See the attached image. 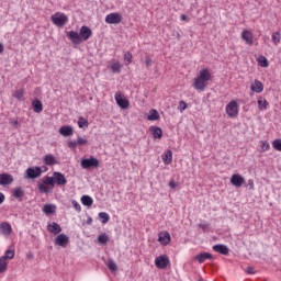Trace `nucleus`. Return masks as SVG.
Here are the masks:
<instances>
[{
	"instance_id": "4",
	"label": "nucleus",
	"mask_w": 281,
	"mask_h": 281,
	"mask_svg": "<svg viewBox=\"0 0 281 281\" xmlns=\"http://www.w3.org/2000/svg\"><path fill=\"white\" fill-rule=\"evenodd\" d=\"M226 115L228 117H238V102L233 100L226 105Z\"/></svg>"
},
{
	"instance_id": "33",
	"label": "nucleus",
	"mask_w": 281,
	"mask_h": 281,
	"mask_svg": "<svg viewBox=\"0 0 281 281\" xmlns=\"http://www.w3.org/2000/svg\"><path fill=\"white\" fill-rule=\"evenodd\" d=\"M110 69L112 74H120L122 71V65L120 64V61L113 63L110 66Z\"/></svg>"
},
{
	"instance_id": "16",
	"label": "nucleus",
	"mask_w": 281,
	"mask_h": 281,
	"mask_svg": "<svg viewBox=\"0 0 281 281\" xmlns=\"http://www.w3.org/2000/svg\"><path fill=\"white\" fill-rule=\"evenodd\" d=\"M214 257L210 252H201L194 257V260H198L200 265H203L206 260H212Z\"/></svg>"
},
{
	"instance_id": "52",
	"label": "nucleus",
	"mask_w": 281,
	"mask_h": 281,
	"mask_svg": "<svg viewBox=\"0 0 281 281\" xmlns=\"http://www.w3.org/2000/svg\"><path fill=\"white\" fill-rule=\"evenodd\" d=\"M77 144L79 146H87V139L82 138V136H78Z\"/></svg>"
},
{
	"instance_id": "34",
	"label": "nucleus",
	"mask_w": 281,
	"mask_h": 281,
	"mask_svg": "<svg viewBox=\"0 0 281 281\" xmlns=\"http://www.w3.org/2000/svg\"><path fill=\"white\" fill-rule=\"evenodd\" d=\"M0 271L2 273H5V271H8V260L5 259V257H0Z\"/></svg>"
},
{
	"instance_id": "20",
	"label": "nucleus",
	"mask_w": 281,
	"mask_h": 281,
	"mask_svg": "<svg viewBox=\"0 0 281 281\" xmlns=\"http://www.w3.org/2000/svg\"><path fill=\"white\" fill-rule=\"evenodd\" d=\"M47 229L48 232H50V234H54L55 236L63 232V227H60V224L56 222L48 224Z\"/></svg>"
},
{
	"instance_id": "60",
	"label": "nucleus",
	"mask_w": 281,
	"mask_h": 281,
	"mask_svg": "<svg viewBox=\"0 0 281 281\" xmlns=\"http://www.w3.org/2000/svg\"><path fill=\"white\" fill-rule=\"evenodd\" d=\"M92 223H93V218L88 217V220H87V225H91Z\"/></svg>"
},
{
	"instance_id": "36",
	"label": "nucleus",
	"mask_w": 281,
	"mask_h": 281,
	"mask_svg": "<svg viewBox=\"0 0 281 281\" xmlns=\"http://www.w3.org/2000/svg\"><path fill=\"white\" fill-rule=\"evenodd\" d=\"M98 243L100 245H106L109 243V235H106V233H102L101 235H99Z\"/></svg>"
},
{
	"instance_id": "62",
	"label": "nucleus",
	"mask_w": 281,
	"mask_h": 281,
	"mask_svg": "<svg viewBox=\"0 0 281 281\" xmlns=\"http://www.w3.org/2000/svg\"><path fill=\"white\" fill-rule=\"evenodd\" d=\"M43 168H44V172H47V167L44 166Z\"/></svg>"
},
{
	"instance_id": "24",
	"label": "nucleus",
	"mask_w": 281,
	"mask_h": 281,
	"mask_svg": "<svg viewBox=\"0 0 281 281\" xmlns=\"http://www.w3.org/2000/svg\"><path fill=\"white\" fill-rule=\"evenodd\" d=\"M205 81L199 79V77L194 78L193 88L195 89V91H205Z\"/></svg>"
},
{
	"instance_id": "30",
	"label": "nucleus",
	"mask_w": 281,
	"mask_h": 281,
	"mask_svg": "<svg viewBox=\"0 0 281 281\" xmlns=\"http://www.w3.org/2000/svg\"><path fill=\"white\" fill-rule=\"evenodd\" d=\"M147 120L149 122H155V121L159 120V112L155 109H151L149 111V115L147 116Z\"/></svg>"
},
{
	"instance_id": "13",
	"label": "nucleus",
	"mask_w": 281,
	"mask_h": 281,
	"mask_svg": "<svg viewBox=\"0 0 281 281\" xmlns=\"http://www.w3.org/2000/svg\"><path fill=\"white\" fill-rule=\"evenodd\" d=\"M14 182V178L10 173L0 175V186H10Z\"/></svg>"
},
{
	"instance_id": "32",
	"label": "nucleus",
	"mask_w": 281,
	"mask_h": 281,
	"mask_svg": "<svg viewBox=\"0 0 281 281\" xmlns=\"http://www.w3.org/2000/svg\"><path fill=\"white\" fill-rule=\"evenodd\" d=\"M99 221H101V223L103 225H106V223H109V221H111V216H109V213H106V212H100Z\"/></svg>"
},
{
	"instance_id": "17",
	"label": "nucleus",
	"mask_w": 281,
	"mask_h": 281,
	"mask_svg": "<svg viewBox=\"0 0 281 281\" xmlns=\"http://www.w3.org/2000/svg\"><path fill=\"white\" fill-rule=\"evenodd\" d=\"M59 135L63 137H71L74 135V127L71 125H64L59 128Z\"/></svg>"
},
{
	"instance_id": "14",
	"label": "nucleus",
	"mask_w": 281,
	"mask_h": 281,
	"mask_svg": "<svg viewBox=\"0 0 281 281\" xmlns=\"http://www.w3.org/2000/svg\"><path fill=\"white\" fill-rule=\"evenodd\" d=\"M213 251H216V254H222V256H229V248L224 244L214 245Z\"/></svg>"
},
{
	"instance_id": "10",
	"label": "nucleus",
	"mask_w": 281,
	"mask_h": 281,
	"mask_svg": "<svg viewBox=\"0 0 281 281\" xmlns=\"http://www.w3.org/2000/svg\"><path fill=\"white\" fill-rule=\"evenodd\" d=\"M54 244L58 247H67V245H69V236H67L66 234H59L54 239Z\"/></svg>"
},
{
	"instance_id": "23",
	"label": "nucleus",
	"mask_w": 281,
	"mask_h": 281,
	"mask_svg": "<svg viewBox=\"0 0 281 281\" xmlns=\"http://www.w3.org/2000/svg\"><path fill=\"white\" fill-rule=\"evenodd\" d=\"M43 164H45V166H56L58 161L54 155L47 154L43 157Z\"/></svg>"
},
{
	"instance_id": "12",
	"label": "nucleus",
	"mask_w": 281,
	"mask_h": 281,
	"mask_svg": "<svg viewBox=\"0 0 281 281\" xmlns=\"http://www.w3.org/2000/svg\"><path fill=\"white\" fill-rule=\"evenodd\" d=\"M67 37L71 41L72 45H80L82 43V37H80V33L76 31H69L67 33Z\"/></svg>"
},
{
	"instance_id": "40",
	"label": "nucleus",
	"mask_w": 281,
	"mask_h": 281,
	"mask_svg": "<svg viewBox=\"0 0 281 281\" xmlns=\"http://www.w3.org/2000/svg\"><path fill=\"white\" fill-rule=\"evenodd\" d=\"M43 183H44L45 186H52V187L54 188V186H55L54 176H53V177L46 176V177L43 179Z\"/></svg>"
},
{
	"instance_id": "37",
	"label": "nucleus",
	"mask_w": 281,
	"mask_h": 281,
	"mask_svg": "<svg viewBox=\"0 0 281 281\" xmlns=\"http://www.w3.org/2000/svg\"><path fill=\"white\" fill-rule=\"evenodd\" d=\"M78 126L79 128H89V121L81 116L78 120Z\"/></svg>"
},
{
	"instance_id": "22",
	"label": "nucleus",
	"mask_w": 281,
	"mask_h": 281,
	"mask_svg": "<svg viewBox=\"0 0 281 281\" xmlns=\"http://www.w3.org/2000/svg\"><path fill=\"white\" fill-rule=\"evenodd\" d=\"M154 139H161V137H164V131L161 130V127L158 126H151L149 128Z\"/></svg>"
},
{
	"instance_id": "1",
	"label": "nucleus",
	"mask_w": 281,
	"mask_h": 281,
	"mask_svg": "<svg viewBox=\"0 0 281 281\" xmlns=\"http://www.w3.org/2000/svg\"><path fill=\"white\" fill-rule=\"evenodd\" d=\"M50 20L57 27H65L69 22V16L63 12H56L50 16Z\"/></svg>"
},
{
	"instance_id": "19",
	"label": "nucleus",
	"mask_w": 281,
	"mask_h": 281,
	"mask_svg": "<svg viewBox=\"0 0 281 281\" xmlns=\"http://www.w3.org/2000/svg\"><path fill=\"white\" fill-rule=\"evenodd\" d=\"M241 38L247 45H254V33L251 31H243Z\"/></svg>"
},
{
	"instance_id": "51",
	"label": "nucleus",
	"mask_w": 281,
	"mask_h": 281,
	"mask_svg": "<svg viewBox=\"0 0 281 281\" xmlns=\"http://www.w3.org/2000/svg\"><path fill=\"white\" fill-rule=\"evenodd\" d=\"M186 109H188V103H186V101H180L179 102L180 113H183V111H186Z\"/></svg>"
},
{
	"instance_id": "18",
	"label": "nucleus",
	"mask_w": 281,
	"mask_h": 281,
	"mask_svg": "<svg viewBox=\"0 0 281 281\" xmlns=\"http://www.w3.org/2000/svg\"><path fill=\"white\" fill-rule=\"evenodd\" d=\"M0 233L3 236H10V234H12V225H10L8 222H2L0 224Z\"/></svg>"
},
{
	"instance_id": "5",
	"label": "nucleus",
	"mask_w": 281,
	"mask_h": 281,
	"mask_svg": "<svg viewBox=\"0 0 281 281\" xmlns=\"http://www.w3.org/2000/svg\"><path fill=\"white\" fill-rule=\"evenodd\" d=\"M114 100H115L117 106H120V109H128V106H130L128 99L123 97L122 92H120V91L115 92Z\"/></svg>"
},
{
	"instance_id": "25",
	"label": "nucleus",
	"mask_w": 281,
	"mask_h": 281,
	"mask_svg": "<svg viewBox=\"0 0 281 281\" xmlns=\"http://www.w3.org/2000/svg\"><path fill=\"white\" fill-rule=\"evenodd\" d=\"M161 159L165 166H170L172 164V150L168 149L161 155Z\"/></svg>"
},
{
	"instance_id": "42",
	"label": "nucleus",
	"mask_w": 281,
	"mask_h": 281,
	"mask_svg": "<svg viewBox=\"0 0 281 281\" xmlns=\"http://www.w3.org/2000/svg\"><path fill=\"white\" fill-rule=\"evenodd\" d=\"M272 147L274 148V150H279V153H281V139L277 138L272 142Z\"/></svg>"
},
{
	"instance_id": "45",
	"label": "nucleus",
	"mask_w": 281,
	"mask_h": 281,
	"mask_svg": "<svg viewBox=\"0 0 281 281\" xmlns=\"http://www.w3.org/2000/svg\"><path fill=\"white\" fill-rule=\"evenodd\" d=\"M2 258H4V260H12V258H14V250H7Z\"/></svg>"
},
{
	"instance_id": "15",
	"label": "nucleus",
	"mask_w": 281,
	"mask_h": 281,
	"mask_svg": "<svg viewBox=\"0 0 281 281\" xmlns=\"http://www.w3.org/2000/svg\"><path fill=\"white\" fill-rule=\"evenodd\" d=\"M198 79L204 82H210V80H212V74H210V70H207V68L201 69L198 75Z\"/></svg>"
},
{
	"instance_id": "61",
	"label": "nucleus",
	"mask_w": 281,
	"mask_h": 281,
	"mask_svg": "<svg viewBox=\"0 0 281 281\" xmlns=\"http://www.w3.org/2000/svg\"><path fill=\"white\" fill-rule=\"evenodd\" d=\"M0 54H3V44L0 43Z\"/></svg>"
},
{
	"instance_id": "31",
	"label": "nucleus",
	"mask_w": 281,
	"mask_h": 281,
	"mask_svg": "<svg viewBox=\"0 0 281 281\" xmlns=\"http://www.w3.org/2000/svg\"><path fill=\"white\" fill-rule=\"evenodd\" d=\"M13 196L14 199H23V196H25V191H23V189L21 187H16L14 190H13Z\"/></svg>"
},
{
	"instance_id": "27",
	"label": "nucleus",
	"mask_w": 281,
	"mask_h": 281,
	"mask_svg": "<svg viewBox=\"0 0 281 281\" xmlns=\"http://www.w3.org/2000/svg\"><path fill=\"white\" fill-rule=\"evenodd\" d=\"M32 106H33L34 113H43V102H41V100L38 99L33 100Z\"/></svg>"
},
{
	"instance_id": "47",
	"label": "nucleus",
	"mask_w": 281,
	"mask_h": 281,
	"mask_svg": "<svg viewBox=\"0 0 281 281\" xmlns=\"http://www.w3.org/2000/svg\"><path fill=\"white\" fill-rule=\"evenodd\" d=\"M269 148H271V145L269 144V142L265 140L261 143L262 153H267V150H269Z\"/></svg>"
},
{
	"instance_id": "49",
	"label": "nucleus",
	"mask_w": 281,
	"mask_h": 281,
	"mask_svg": "<svg viewBox=\"0 0 281 281\" xmlns=\"http://www.w3.org/2000/svg\"><path fill=\"white\" fill-rule=\"evenodd\" d=\"M67 145H68V148H71L72 150L74 149H76V148H78V139L77 140H69L68 143H67Z\"/></svg>"
},
{
	"instance_id": "63",
	"label": "nucleus",
	"mask_w": 281,
	"mask_h": 281,
	"mask_svg": "<svg viewBox=\"0 0 281 281\" xmlns=\"http://www.w3.org/2000/svg\"><path fill=\"white\" fill-rule=\"evenodd\" d=\"M0 273H3L2 271H0Z\"/></svg>"
},
{
	"instance_id": "26",
	"label": "nucleus",
	"mask_w": 281,
	"mask_h": 281,
	"mask_svg": "<svg viewBox=\"0 0 281 281\" xmlns=\"http://www.w3.org/2000/svg\"><path fill=\"white\" fill-rule=\"evenodd\" d=\"M158 240L161 245H170V233L165 232L158 235Z\"/></svg>"
},
{
	"instance_id": "54",
	"label": "nucleus",
	"mask_w": 281,
	"mask_h": 281,
	"mask_svg": "<svg viewBox=\"0 0 281 281\" xmlns=\"http://www.w3.org/2000/svg\"><path fill=\"white\" fill-rule=\"evenodd\" d=\"M249 276H254V273H256V270L254 269V267H247L245 270Z\"/></svg>"
},
{
	"instance_id": "50",
	"label": "nucleus",
	"mask_w": 281,
	"mask_h": 281,
	"mask_svg": "<svg viewBox=\"0 0 281 281\" xmlns=\"http://www.w3.org/2000/svg\"><path fill=\"white\" fill-rule=\"evenodd\" d=\"M71 203H72V207H75L77 212H82V207L80 206V203H78V201L72 200Z\"/></svg>"
},
{
	"instance_id": "53",
	"label": "nucleus",
	"mask_w": 281,
	"mask_h": 281,
	"mask_svg": "<svg viewBox=\"0 0 281 281\" xmlns=\"http://www.w3.org/2000/svg\"><path fill=\"white\" fill-rule=\"evenodd\" d=\"M169 188L171 190H175L176 188H179V182H175V180H171L169 183H168Z\"/></svg>"
},
{
	"instance_id": "11",
	"label": "nucleus",
	"mask_w": 281,
	"mask_h": 281,
	"mask_svg": "<svg viewBox=\"0 0 281 281\" xmlns=\"http://www.w3.org/2000/svg\"><path fill=\"white\" fill-rule=\"evenodd\" d=\"M79 36L82 41H89L90 36H93V31L87 25L81 26L79 31Z\"/></svg>"
},
{
	"instance_id": "3",
	"label": "nucleus",
	"mask_w": 281,
	"mask_h": 281,
	"mask_svg": "<svg viewBox=\"0 0 281 281\" xmlns=\"http://www.w3.org/2000/svg\"><path fill=\"white\" fill-rule=\"evenodd\" d=\"M43 175V168L29 167L24 172V179H38Z\"/></svg>"
},
{
	"instance_id": "43",
	"label": "nucleus",
	"mask_w": 281,
	"mask_h": 281,
	"mask_svg": "<svg viewBox=\"0 0 281 281\" xmlns=\"http://www.w3.org/2000/svg\"><path fill=\"white\" fill-rule=\"evenodd\" d=\"M124 60L127 65H131L133 63V54H131V52H126L124 54Z\"/></svg>"
},
{
	"instance_id": "46",
	"label": "nucleus",
	"mask_w": 281,
	"mask_h": 281,
	"mask_svg": "<svg viewBox=\"0 0 281 281\" xmlns=\"http://www.w3.org/2000/svg\"><path fill=\"white\" fill-rule=\"evenodd\" d=\"M24 95H25V91H23L22 89L15 91V93H14V98H16V100H23Z\"/></svg>"
},
{
	"instance_id": "6",
	"label": "nucleus",
	"mask_w": 281,
	"mask_h": 281,
	"mask_svg": "<svg viewBox=\"0 0 281 281\" xmlns=\"http://www.w3.org/2000/svg\"><path fill=\"white\" fill-rule=\"evenodd\" d=\"M170 265V258L166 255H160L155 259V266L157 269H166Z\"/></svg>"
},
{
	"instance_id": "56",
	"label": "nucleus",
	"mask_w": 281,
	"mask_h": 281,
	"mask_svg": "<svg viewBox=\"0 0 281 281\" xmlns=\"http://www.w3.org/2000/svg\"><path fill=\"white\" fill-rule=\"evenodd\" d=\"M200 229H203L205 232L209 227V224H199Z\"/></svg>"
},
{
	"instance_id": "57",
	"label": "nucleus",
	"mask_w": 281,
	"mask_h": 281,
	"mask_svg": "<svg viewBox=\"0 0 281 281\" xmlns=\"http://www.w3.org/2000/svg\"><path fill=\"white\" fill-rule=\"evenodd\" d=\"M249 190H254V180H248Z\"/></svg>"
},
{
	"instance_id": "39",
	"label": "nucleus",
	"mask_w": 281,
	"mask_h": 281,
	"mask_svg": "<svg viewBox=\"0 0 281 281\" xmlns=\"http://www.w3.org/2000/svg\"><path fill=\"white\" fill-rule=\"evenodd\" d=\"M271 38H272L273 45H278V44L280 43V41H281V34H280V32L277 31V32L272 33Z\"/></svg>"
},
{
	"instance_id": "28",
	"label": "nucleus",
	"mask_w": 281,
	"mask_h": 281,
	"mask_svg": "<svg viewBox=\"0 0 281 281\" xmlns=\"http://www.w3.org/2000/svg\"><path fill=\"white\" fill-rule=\"evenodd\" d=\"M42 212H44V214H55L56 205L55 204H44L42 207Z\"/></svg>"
},
{
	"instance_id": "2",
	"label": "nucleus",
	"mask_w": 281,
	"mask_h": 281,
	"mask_svg": "<svg viewBox=\"0 0 281 281\" xmlns=\"http://www.w3.org/2000/svg\"><path fill=\"white\" fill-rule=\"evenodd\" d=\"M80 166L83 170H91V168H98L100 166V160L93 156H90L89 158L81 159Z\"/></svg>"
},
{
	"instance_id": "9",
	"label": "nucleus",
	"mask_w": 281,
	"mask_h": 281,
	"mask_svg": "<svg viewBox=\"0 0 281 281\" xmlns=\"http://www.w3.org/2000/svg\"><path fill=\"white\" fill-rule=\"evenodd\" d=\"M231 183L235 188H243V186H245V178L243 176H240L239 173H234L231 177Z\"/></svg>"
},
{
	"instance_id": "38",
	"label": "nucleus",
	"mask_w": 281,
	"mask_h": 281,
	"mask_svg": "<svg viewBox=\"0 0 281 281\" xmlns=\"http://www.w3.org/2000/svg\"><path fill=\"white\" fill-rule=\"evenodd\" d=\"M37 189H38L40 192H42L43 194H48V192H49V187H47V184H44V182H43V183L38 182V183H37Z\"/></svg>"
},
{
	"instance_id": "55",
	"label": "nucleus",
	"mask_w": 281,
	"mask_h": 281,
	"mask_svg": "<svg viewBox=\"0 0 281 281\" xmlns=\"http://www.w3.org/2000/svg\"><path fill=\"white\" fill-rule=\"evenodd\" d=\"M145 65L147 68L153 67V59H150L149 57H146Z\"/></svg>"
},
{
	"instance_id": "8",
	"label": "nucleus",
	"mask_w": 281,
	"mask_h": 281,
	"mask_svg": "<svg viewBox=\"0 0 281 281\" xmlns=\"http://www.w3.org/2000/svg\"><path fill=\"white\" fill-rule=\"evenodd\" d=\"M105 23H109L110 25L122 23V15H120V13H110L105 16Z\"/></svg>"
},
{
	"instance_id": "29",
	"label": "nucleus",
	"mask_w": 281,
	"mask_h": 281,
	"mask_svg": "<svg viewBox=\"0 0 281 281\" xmlns=\"http://www.w3.org/2000/svg\"><path fill=\"white\" fill-rule=\"evenodd\" d=\"M81 203L86 207H91V205H93V198H91L90 195H82Z\"/></svg>"
},
{
	"instance_id": "44",
	"label": "nucleus",
	"mask_w": 281,
	"mask_h": 281,
	"mask_svg": "<svg viewBox=\"0 0 281 281\" xmlns=\"http://www.w3.org/2000/svg\"><path fill=\"white\" fill-rule=\"evenodd\" d=\"M108 269H110V271H117V265L115 263V261L110 259L108 261Z\"/></svg>"
},
{
	"instance_id": "21",
	"label": "nucleus",
	"mask_w": 281,
	"mask_h": 281,
	"mask_svg": "<svg viewBox=\"0 0 281 281\" xmlns=\"http://www.w3.org/2000/svg\"><path fill=\"white\" fill-rule=\"evenodd\" d=\"M251 91L255 93H262L265 91V85L260 80L256 79L255 82L250 86Z\"/></svg>"
},
{
	"instance_id": "59",
	"label": "nucleus",
	"mask_w": 281,
	"mask_h": 281,
	"mask_svg": "<svg viewBox=\"0 0 281 281\" xmlns=\"http://www.w3.org/2000/svg\"><path fill=\"white\" fill-rule=\"evenodd\" d=\"M180 21H189V20H188V15L182 14V15L180 16Z\"/></svg>"
},
{
	"instance_id": "35",
	"label": "nucleus",
	"mask_w": 281,
	"mask_h": 281,
	"mask_svg": "<svg viewBox=\"0 0 281 281\" xmlns=\"http://www.w3.org/2000/svg\"><path fill=\"white\" fill-rule=\"evenodd\" d=\"M258 109L259 111H265V109H267V106H269V101H267V99H258Z\"/></svg>"
},
{
	"instance_id": "48",
	"label": "nucleus",
	"mask_w": 281,
	"mask_h": 281,
	"mask_svg": "<svg viewBox=\"0 0 281 281\" xmlns=\"http://www.w3.org/2000/svg\"><path fill=\"white\" fill-rule=\"evenodd\" d=\"M67 145H68V148H71L72 150L74 149H76V148H78V139L77 140H69L68 143H67Z\"/></svg>"
},
{
	"instance_id": "41",
	"label": "nucleus",
	"mask_w": 281,
	"mask_h": 281,
	"mask_svg": "<svg viewBox=\"0 0 281 281\" xmlns=\"http://www.w3.org/2000/svg\"><path fill=\"white\" fill-rule=\"evenodd\" d=\"M260 67H269V60L265 56H260L259 59Z\"/></svg>"
},
{
	"instance_id": "7",
	"label": "nucleus",
	"mask_w": 281,
	"mask_h": 281,
	"mask_svg": "<svg viewBox=\"0 0 281 281\" xmlns=\"http://www.w3.org/2000/svg\"><path fill=\"white\" fill-rule=\"evenodd\" d=\"M53 179L55 186H67V178L60 171L53 172Z\"/></svg>"
},
{
	"instance_id": "58",
	"label": "nucleus",
	"mask_w": 281,
	"mask_h": 281,
	"mask_svg": "<svg viewBox=\"0 0 281 281\" xmlns=\"http://www.w3.org/2000/svg\"><path fill=\"white\" fill-rule=\"evenodd\" d=\"M3 201H5V195L0 192V204L3 203Z\"/></svg>"
}]
</instances>
